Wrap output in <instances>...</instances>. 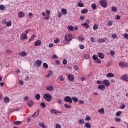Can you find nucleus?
I'll return each instance as SVG.
<instances>
[{
  "label": "nucleus",
  "instance_id": "obj_1",
  "mask_svg": "<svg viewBox=\"0 0 128 128\" xmlns=\"http://www.w3.org/2000/svg\"><path fill=\"white\" fill-rule=\"evenodd\" d=\"M44 98L46 102H50L52 100V96L48 94H46L44 95Z\"/></svg>",
  "mask_w": 128,
  "mask_h": 128
},
{
  "label": "nucleus",
  "instance_id": "obj_30",
  "mask_svg": "<svg viewBox=\"0 0 128 128\" xmlns=\"http://www.w3.org/2000/svg\"><path fill=\"white\" fill-rule=\"evenodd\" d=\"M40 106H42V108H46V105L44 102L41 103Z\"/></svg>",
  "mask_w": 128,
  "mask_h": 128
},
{
  "label": "nucleus",
  "instance_id": "obj_51",
  "mask_svg": "<svg viewBox=\"0 0 128 128\" xmlns=\"http://www.w3.org/2000/svg\"><path fill=\"white\" fill-rule=\"evenodd\" d=\"M115 120L117 122H122V119L120 118H115Z\"/></svg>",
  "mask_w": 128,
  "mask_h": 128
},
{
  "label": "nucleus",
  "instance_id": "obj_39",
  "mask_svg": "<svg viewBox=\"0 0 128 128\" xmlns=\"http://www.w3.org/2000/svg\"><path fill=\"white\" fill-rule=\"evenodd\" d=\"M0 10H6V6L4 5L0 6Z\"/></svg>",
  "mask_w": 128,
  "mask_h": 128
},
{
  "label": "nucleus",
  "instance_id": "obj_64",
  "mask_svg": "<svg viewBox=\"0 0 128 128\" xmlns=\"http://www.w3.org/2000/svg\"><path fill=\"white\" fill-rule=\"evenodd\" d=\"M56 127V128H62V126L60 124H57Z\"/></svg>",
  "mask_w": 128,
  "mask_h": 128
},
{
  "label": "nucleus",
  "instance_id": "obj_49",
  "mask_svg": "<svg viewBox=\"0 0 128 128\" xmlns=\"http://www.w3.org/2000/svg\"><path fill=\"white\" fill-rule=\"evenodd\" d=\"M96 64H102V60L98 58L96 61Z\"/></svg>",
  "mask_w": 128,
  "mask_h": 128
},
{
  "label": "nucleus",
  "instance_id": "obj_33",
  "mask_svg": "<svg viewBox=\"0 0 128 128\" xmlns=\"http://www.w3.org/2000/svg\"><path fill=\"white\" fill-rule=\"evenodd\" d=\"M93 30H98V25L96 24L95 25H94V27H93Z\"/></svg>",
  "mask_w": 128,
  "mask_h": 128
},
{
  "label": "nucleus",
  "instance_id": "obj_38",
  "mask_svg": "<svg viewBox=\"0 0 128 128\" xmlns=\"http://www.w3.org/2000/svg\"><path fill=\"white\" fill-rule=\"evenodd\" d=\"M34 38H36V35H34L33 36H32L31 37V38L29 40V42H32V40H34Z\"/></svg>",
  "mask_w": 128,
  "mask_h": 128
},
{
  "label": "nucleus",
  "instance_id": "obj_9",
  "mask_svg": "<svg viewBox=\"0 0 128 128\" xmlns=\"http://www.w3.org/2000/svg\"><path fill=\"white\" fill-rule=\"evenodd\" d=\"M28 104L29 108H32L34 105V101L32 100L28 101Z\"/></svg>",
  "mask_w": 128,
  "mask_h": 128
},
{
  "label": "nucleus",
  "instance_id": "obj_29",
  "mask_svg": "<svg viewBox=\"0 0 128 128\" xmlns=\"http://www.w3.org/2000/svg\"><path fill=\"white\" fill-rule=\"evenodd\" d=\"M35 98L36 100H40V94H36Z\"/></svg>",
  "mask_w": 128,
  "mask_h": 128
},
{
  "label": "nucleus",
  "instance_id": "obj_46",
  "mask_svg": "<svg viewBox=\"0 0 128 128\" xmlns=\"http://www.w3.org/2000/svg\"><path fill=\"white\" fill-rule=\"evenodd\" d=\"M52 71L50 72V74H48L46 76V78H50L52 76Z\"/></svg>",
  "mask_w": 128,
  "mask_h": 128
},
{
  "label": "nucleus",
  "instance_id": "obj_47",
  "mask_svg": "<svg viewBox=\"0 0 128 128\" xmlns=\"http://www.w3.org/2000/svg\"><path fill=\"white\" fill-rule=\"evenodd\" d=\"M43 66H44V67L45 68H48V64L46 63H44L43 64Z\"/></svg>",
  "mask_w": 128,
  "mask_h": 128
},
{
  "label": "nucleus",
  "instance_id": "obj_36",
  "mask_svg": "<svg viewBox=\"0 0 128 128\" xmlns=\"http://www.w3.org/2000/svg\"><path fill=\"white\" fill-rule=\"evenodd\" d=\"M6 24V26L8 28H10L12 24V22L10 21L9 22H8Z\"/></svg>",
  "mask_w": 128,
  "mask_h": 128
},
{
  "label": "nucleus",
  "instance_id": "obj_24",
  "mask_svg": "<svg viewBox=\"0 0 128 128\" xmlns=\"http://www.w3.org/2000/svg\"><path fill=\"white\" fill-rule=\"evenodd\" d=\"M62 12L63 14H64V16H66V14H68V10L63 8L62 10Z\"/></svg>",
  "mask_w": 128,
  "mask_h": 128
},
{
  "label": "nucleus",
  "instance_id": "obj_50",
  "mask_svg": "<svg viewBox=\"0 0 128 128\" xmlns=\"http://www.w3.org/2000/svg\"><path fill=\"white\" fill-rule=\"evenodd\" d=\"M80 50H84V45L80 44Z\"/></svg>",
  "mask_w": 128,
  "mask_h": 128
},
{
  "label": "nucleus",
  "instance_id": "obj_17",
  "mask_svg": "<svg viewBox=\"0 0 128 128\" xmlns=\"http://www.w3.org/2000/svg\"><path fill=\"white\" fill-rule=\"evenodd\" d=\"M88 12V9H84L81 12V14H86Z\"/></svg>",
  "mask_w": 128,
  "mask_h": 128
},
{
  "label": "nucleus",
  "instance_id": "obj_13",
  "mask_svg": "<svg viewBox=\"0 0 128 128\" xmlns=\"http://www.w3.org/2000/svg\"><path fill=\"white\" fill-rule=\"evenodd\" d=\"M26 38H28L26 34L24 33L21 36L22 40H26Z\"/></svg>",
  "mask_w": 128,
  "mask_h": 128
},
{
  "label": "nucleus",
  "instance_id": "obj_6",
  "mask_svg": "<svg viewBox=\"0 0 128 128\" xmlns=\"http://www.w3.org/2000/svg\"><path fill=\"white\" fill-rule=\"evenodd\" d=\"M103 84L104 86H106V88H108L110 86V82L108 80H104L103 81Z\"/></svg>",
  "mask_w": 128,
  "mask_h": 128
},
{
  "label": "nucleus",
  "instance_id": "obj_22",
  "mask_svg": "<svg viewBox=\"0 0 128 128\" xmlns=\"http://www.w3.org/2000/svg\"><path fill=\"white\" fill-rule=\"evenodd\" d=\"M68 30L70 32H74V28L72 26H68Z\"/></svg>",
  "mask_w": 128,
  "mask_h": 128
},
{
  "label": "nucleus",
  "instance_id": "obj_2",
  "mask_svg": "<svg viewBox=\"0 0 128 128\" xmlns=\"http://www.w3.org/2000/svg\"><path fill=\"white\" fill-rule=\"evenodd\" d=\"M64 38L66 42H70L72 40V34H67Z\"/></svg>",
  "mask_w": 128,
  "mask_h": 128
},
{
  "label": "nucleus",
  "instance_id": "obj_58",
  "mask_svg": "<svg viewBox=\"0 0 128 128\" xmlns=\"http://www.w3.org/2000/svg\"><path fill=\"white\" fill-rule=\"evenodd\" d=\"M112 38L114 40V38H118V35L116 34H112Z\"/></svg>",
  "mask_w": 128,
  "mask_h": 128
},
{
  "label": "nucleus",
  "instance_id": "obj_53",
  "mask_svg": "<svg viewBox=\"0 0 128 128\" xmlns=\"http://www.w3.org/2000/svg\"><path fill=\"white\" fill-rule=\"evenodd\" d=\"M110 54L112 56H114L116 54V52H114V51H111L110 52Z\"/></svg>",
  "mask_w": 128,
  "mask_h": 128
},
{
  "label": "nucleus",
  "instance_id": "obj_12",
  "mask_svg": "<svg viewBox=\"0 0 128 128\" xmlns=\"http://www.w3.org/2000/svg\"><path fill=\"white\" fill-rule=\"evenodd\" d=\"M122 78L124 80V82H128V75L124 74L122 76Z\"/></svg>",
  "mask_w": 128,
  "mask_h": 128
},
{
  "label": "nucleus",
  "instance_id": "obj_61",
  "mask_svg": "<svg viewBox=\"0 0 128 128\" xmlns=\"http://www.w3.org/2000/svg\"><path fill=\"white\" fill-rule=\"evenodd\" d=\"M46 14H48V16H50V10H47L46 12Z\"/></svg>",
  "mask_w": 128,
  "mask_h": 128
},
{
  "label": "nucleus",
  "instance_id": "obj_10",
  "mask_svg": "<svg viewBox=\"0 0 128 128\" xmlns=\"http://www.w3.org/2000/svg\"><path fill=\"white\" fill-rule=\"evenodd\" d=\"M68 80L70 82H74V77L72 74H70L68 76Z\"/></svg>",
  "mask_w": 128,
  "mask_h": 128
},
{
  "label": "nucleus",
  "instance_id": "obj_37",
  "mask_svg": "<svg viewBox=\"0 0 128 128\" xmlns=\"http://www.w3.org/2000/svg\"><path fill=\"white\" fill-rule=\"evenodd\" d=\"M78 124H84V120L82 119L80 120H78Z\"/></svg>",
  "mask_w": 128,
  "mask_h": 128
},
{
  "label": "nucleus",
  "instance_id": "obj_60",
  "mask_svg": "<svg viewBox=\"0 0 128 128\" xmlns=\"http://www.w3.org/2000/svg\"><path fill=\"white\" fill-rule=\"evenodd\" d=\"M112 62H110L108 63L107 64V66L108 68H110V66H112Z\"/></svg>",
  "mask_w": 128,
  "mask_h": 128
},
{
  "label": "nucleus",
  "instance_id": "obj_62",
  "mask_svg": "<svg viewBox=\"0 0 128 128\" xmlns=\"http://www.w3.org/2000/svg\"><path fill=\"white\" fill-rule=\"evenodd\" d=\"M108 26H112V21H110L108 22Z\"/></svg>",
  "mask_w": 128,
  "mask_h": 128
},
{
  "label": "nucleus",
  "instance_id": "obj_31",
  "mask_svg": "<svg viewBox=\"0 0 128 128\" xmlns=\"http://www.w3.org/2000/svg\"><path fill=\"white\" fill-rule=\"evenodd\" d=\"M99 114H104V108H101V109H100L98 110Z\"/></svg>",
  "mask_w": 128,
  "mask_h": 128
},
{
  "label": "nucleus",
  "instance_id": "obj_18",
  "mask_svg": "<svg viewBox=\"0 0 128 128\" xmlns=\"http://www.w3.org/2000/svg\"><path fill=\"white\" fill-rule=\"evenodd\" d=\"M106 78H114V74L112 73H108L106 74Z\"/></svg>",
  "mask_w": 128,
  "mask_h": 128
},
{
  "label": "nucleus",
  "instance_id": "obj_44",
  "mask_svg": "<svg viewBox=\"0 0 128 128\" xmlns=\"http://www.w3.org/2000/svg\"><path fill=\"white\" fill-rule=\"evenodd\" d=\"M126 106L125 104L121 105L120 108V110H124V108H126Z\"/></svg>",
  "mask_w": 128,
  "mask_h": 128
},
{
  "label": "nucleus",
  "instance_id": "obj_8",
  "mask_svg": "<svg viewBox=\"0 0 128 128\" xmlns=\"http://www.w3.org/2000/svg\"><path fill=\"white\" fill-rule=\"evenodd\" d=\"M42 60H37L35 62V64L36 66H38V68H40V66H42Z\"/></svg>",
  "mask_w": 128,
  "mask_h": 128
},
{
  "label": "nucleus",
  "instance_id": "obj_25",
  "mask_svg": "<svg viewBox=\"0 0 128 128\" xmlns=\"http://www.w3.org/2000/svg\"><path fill=\"white\" fill-rule=\"evenodd\" d=\"M82 26H84L87 30H88V28H90V25H88V24L86 23L82 24Z\"/></svg>",
  "mask_w": 128,
  "mask_h": 128
},
{
  "label": "nucleus",
  "instance_id": "obj_28",
  "mask_svg": "<svg viewBox=\"0 0 128 128\" xmlns=\"http://www.w3.org/2000/svg\"><path fill=\"white\" fill-rule=\"evenodd\" d=\"M38 125L42 128H46V126H44V122H41L38 124Z\"/></svg>",
  "mask_w": 128,
  "mask_h": 128
},
{
  "label": "nucleus",
  "instance_id": "obj_5",
  "mask_svg": "<svg viewBox=\"0 0 128 128\" xmlns=\"http://www.w3.org/2000/svg\"><path fill=\"white\" fill-rule=\"evenodd\" d=\"M120 66L121 68H128V64L120 62Z\"/></svg>",
  "mask_w": 128,
  "mask_h": 128
},
{
  "label": "nucleus",
  "instance_id": "obj_14",
  "mask_svg": "<svg viewBox=\"0 0 128 128\" xmlns=\"http://www.w3.org/2000/svg\"><path fill=\"white\" fill-rule=\"evenodd\" d=\"M98 56L100 58V60H104V54L102 52L98 53Z\"/></svg>",
  "mask_w": 128,
  "mask_h": 128
},
{
  "label": "nucleus",
  "instance_id": "obj_32",
  "mask_svg": "<svg viewBox=\"0 0 128 128\" xmlns=\"http://www.w3.org/2000/svg\"><path fill=\"white\" fill-rule=\"evenodd\" d=\"M112 11L113 12H118V8H116V7H112Z\"/></svg>",
  "mask_w": 128,
  "mask_h": 128
},
{
  "label": "nucleus",
  "instance_id": "obj_4",
  "mask_svg": "<svg viewBox=\"0 0 128 128\" xmlns=\"http://www.w3.org/2000/svg\"><path fill=\"white\" fill-rule=\"evenodd\" d=\"M64 100L66 102H69V104H72V99L70 96H66Z\"/></svg>",
  "mask_w": 128,
  "mask_h": 128
},
{
  "label": "nucleus",
  "instance_id": "obj_15",
  "mask_svg": "<svg viewBox=\"0 0 128 128\" xmlns=\"http://www.w3.org/2000/svg\"><path fill=\"white\" fill-rule=\"evenodd\" d=\"M42 46V41H40V40H38L35 42V46Z\"/></svg>",
  "mask_w": 128,
  "mask_h": 128
},
{
  "label": "nucleus",
  "instance_id": "obj_3",
  "mask_svg": "<svg viewBox=\"0 0 128 128\" xmlns=\"http://www.w3.org/2000/svg\"><path fill=\"white\" fill-rule=\"evenodd\" d=\"M100 4L102 8H108V2H106V0H102Z\"/></svg>",
  "mask_w": 128,
  "mask_h": 128
},
{
  "label": "nucleus",
  "instance_id": "obj_57",
  "mask_svg": "<svg viewBox=\"0 0 128 128\" xmlns=\"http://www.w3.org/2000/svg\"><path fill=\"white\" fill-rule=\"evenodd\" d=\"M50 18V17L48 15L46 16L45 17V20H48Z\"/></svg>",
  "mask_w": 128,
  "mask_h": 128
},
{
  "label": "nucleus",
  "instance_id": "obj_7",
  "mask_svg": "<svg viewBox=\"0 0 128 128\" xmlns=\"http://www.w3.org/2000/svg\"><path fill=\"white\" fill-rule=\"evenodd\" d=\"M50 112H52V114H56V116H58V114H62V112H60L58 110H56L54 109H52L50 110Z\"/></svg>",
  "mask_w": 128,
  "mask_h": 128
},
{
  "label": "nucleus",
  "instance_id": "obj_23",
  "mask_svg": "<svg viewBox=\"0 0 128 128\" xmlns=\"http://www.w3.org/2000/svg\"><path fill=\"white\" fill-rule=\"evenodd\" d=\"M4 102L5 104H10V98H8V97H6L4 98Z\"/></svg>",
  "mask_w": 128,
  "mask_h": 128
},
{
  "label": "nucleus",
  "instance_id": "obj_59",
  "mask_svg": "<svg viewBox=\"0 0 128 128\" xmlns=\"http://www.w3.org/2000/svg\"><path fill=\"white\" fill-rule=\"evenodd\" d=\"M52 58H54V60H56V58H58V56L56 54H54L52 56Z\"/></svg>",
  "mask_w": 128,
  "mask_h": 128
},
{
  "label": "nucleus",
  "instance_id": "obj_26",
  "mask_svg": "<svg viewBox=\"0 0 128 128\" xmlns=\"http://www.w3.org/2000/svg\"><path fill=\"white\" fill-rule=\"evenodd\" d=\"M92 8L93 10H96L98 8L96 7V4H92Z\"/></svg>",
  "mask_w": 128,
  "mask_h": 128
},
{
  "label": "nucleus",
  "instance_id": "obj_27",
  "mask_svg": "<svg viewBox=\"0 0 128 128\" xmlns=\"http://www.w3.org/2000/svg\"><path fill=\"white\" fill-rule=\"evenodd\" d=\"M85 128H92V124L90 123H86L85 124Z\"/></svg>",
  "mask_w": 128,
  "mask_h": 128
},
{
  "label": "nucleus",
  "instance_id": "obj_55",
  "mask_svg": "<svg viewBox=\"0 0 128 128\" xmlns=\"http://www.w3.org/2000/svg\"><path fill=\"white\" fill-rule=\"evenodd\" d=\"M124 38H125V40H128V34H124Z\"/></svg>",
  "mask_w": 128,
  "mask_h": 128
},
{
  "label": "nucleus",
  "instance_id": "obj_11",
  "mask_svg": "<svg viewBox=\"0 0 128 128\" xmlns=\"http://www.w3.org/2000/svg\"><path fill=\"white\" fill-rule=\"evenodd\" d=\"M18 16L20 18H24L26 14L24 12H20Z\"/></svg>",
  "mask_w": 128,
  "mask_h": 128
},
{
  "label": "nucleus",
  "instance_id": "obj_45",
  "mask_svg": "<svg viewBox=\"0 0 128 128\" xmlns=\"http://www.w3.org/2000/svg\"><path fill=\"white\" fill-rule=\"evenodd\" d=\"M121 114H122V112H120V111L117 112L116 114V116H118V117L120 116Z\"/></svg>",
  "mask_w": 128,
  "mask_h": 128
},
{
  "label": "nucleus",
  "instance_id": "obj_34",
  "mask_svg": "<svg viewBox=\"0 0 128 128\" xmlns=\"http://www.w3.org/2000/svg\"><path fill=\"white\" fill-rule=\"evenodd\" d=\"M77 40H79V42H84V38L82 37V36L78 37Z\"/></svg>",
  "mask_w": 128,
  "mask_h": 128
},
{
  "label": "nucleus",
  "instance_id": "obj_48",
  "mask_svg": "<svg viewBox=\"0 0 128 128\" xmlns=\"http://www.w3.org/2000/svg\"><path fill=\"white\" fill-rule=\"evenodd\" d=\"M64 106L66 108H68V109L72 108V106H68V104H65Z\"/></svg>",
  "mask_w": 128,
  "mask_h": 128
},
{
  "label": "nucleus",
  "instance_id": "obj_43",
  "mask_svg": "<svg viewBox=\"0 0 128 128\" xmlns=\"http://www.w3.org/2000/svg\"><path fill=\"white\" fill-rule=\"evenodd\" d=\"M92 58L93 60H96L98 58V56L94 55L92 56Z\"/></svg>",
  "mask_w": 128,
  "mask_h": 128
},
{
  "label": "nucleus",
  "instance_id": "obj_41",
  "mask_svg": "<svg viewBox=\"0 0 128 128\" xmlns=\"http://www.w3.org/2000/svg\"><path fill=\"white\" fill-rule=\"evenodd\" d=\"M78 6L79 8H84V5L82 3H78Z\"/></svg>",
  "mask_w": 128,
  "mask_h": 128
},
{
  "label": "nucleus",
  "instance_id": "obj_52",
  "mask_svg": "<svg viewBox=\"0 0 128 128\" xmlns=\"http://www.w3.org/2000/svg\"><path fill=\"white\" fill-rule=\"evenodd\" d=\"M97 84H104V81H100V80H98L97 81Z\"/></svg>",
  "mask_w": 128,
  "mask_h": 128
},
{
  "label": "nucleus",
  "instance_id": "obj_20",
  "mask_svg": "<svg viewBox=\"0 0 128 128\" xmlns=\"http://www.w3.org/2000/svg\"><path fill=\"white\" fill-rule=\"evenodd\" d=\"M40 114V110H38L37 112H35L33 115V118H38V116Z\"/></svg>",
  "mask_w": 128,
  "mask_h": 128
},
{
  "label": "nucleus",
  "instance_id": "obj_63",
  "mask_svg": "<svg viewBox=\"0 0 128 128\" xmlns=\"http://www.w3.org/2000/svg\"><path fill=\"white\" fill-rule=\"evenodd\" d=\"M116 20H120V16H116Z\"/></svg>",
  "mask_w": 128,
  "mask_h": 128
},
{
  "label": "nucleus",
  "instance_id": "obj_19",
  "mask_svg": "<svg viewBox=\"0 0 128 128\" xmlns=\"http://www.w3.org/2000/svg\"><path fill=\"white\" fill-rule=\"evenodd\" d=\"M20 56H24V57L26 56H27L26 52H24V51H23V52H20Z\"/></svg>",
  "mask_w": 128,
  "mask_h": 128
},
{
  "label": "nucleus",
  "instance_id": "obj_54",
  "mask_svg": "<svg viewBox=\"0 0 128 128\" xmlns=\"http://www.w3.org/2000/svg\"><path fill=\"white\" fill-rule=\"evenodd\" d=\"M92 120V118H90V116H87L86 118V121H90V120Z\"/></svg>",
  "mask_w": 128,
  "mask_h": 128
},
{
  "label": "nucleus",
  "instance_id": "obj_40",
  "mask_svg": "<svg viewBox=\"0 0 128 128\" xmlns=\"http://www.w3.org/2000/svg\"><path fill=\"white\" fill-rule=\"evenodd\" d=\"M14 124H16L17 126H20V124H22V122L20 121H17L14 122Z\"/></svg>",
  "mask_w": 128,
  "mask_h": 128
},
{
  "label": "nucleus",
  "instance_id": "obj_16",
  "mask_svg": "<svg viewBox=\"0 0 128 128\" xmlns=\"http://www.w3.org/2000/svg\"><path fill=\"white\" fill-rule=\"evenodd\" d=\"M98 90H106V86L103 85H100L98 87Z\"/></svg>",
  "mask_w": 128,
  "mask_h": 128
},
{
  "label": "nucleus",
  "instance_id": "obj_35",
  "mask_svg": "<svg viewBox=\"0 0 128 128\" xmlns=\"http://www.w3.org/2000/svg\"><path fill=\"white\" fill-rule=\"evenodd\" d=\"M98 42L99 44H101V42L104 43L106 42V40L104 39H100L98 40Z\"/></svg>",
  "mask_w": 128,
  "mask_h": 128
},
{
  "label": "nucleus",
  "instance_id": "obj_56",
  "mask_svg": "<svg viewBox=\"0 0 128 128\" xmlns=\"http://www.w3.org/2000/svg\"><path fill=\"white\" fill-rule=\"evenodd\" d=\"M62 62L63 64L66 65V64H68V60L66 59H64Z\"/></svg>",
  "mask_w": 128,
  "mask_h": 128
},
{
  "label": "nucleus",
  "instance_id": "obj_42",
  "mask_svg": "<svg viewBox=\"0 0 128 128\" xmlns=\"http://www.w3.org/2000/svg\"><path fill=\"white\" fill-rule=\"evenodd\" d=\"M72 100L74 102H78V98H77L75 97V98H72Z\"/></svg>",
  "mask_w": 128,
  "mask_h": 128
},
{
  "label": "nucleus",
  "instance_id": "obj_21",
  "mask_svg": "<svg viewBox=\"0 0 128 128\" xmlns=\"http://www.w3.org/2000/svg\"><path fill=\"white\" fill-rule=\"evenodd\" d=\"M46 90L48 92H53V90H54V86H48V87L46 88Z\"/></svg>",
  "mask_w": 128,
  "mask_h": 128
}]
</instances>
